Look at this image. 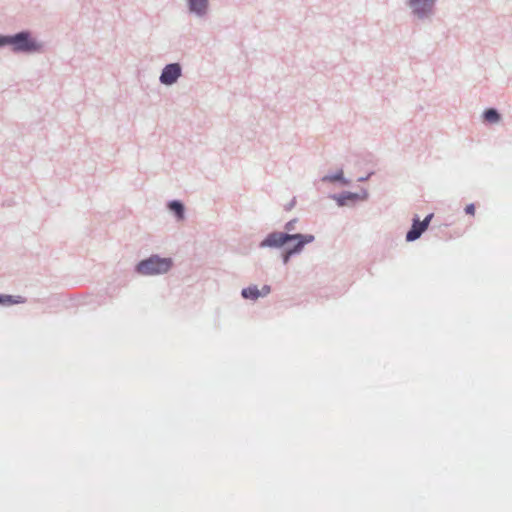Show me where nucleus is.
Instances as JSON below:
<instances>
[{
	"label": "nucleus",
	"instance_id": "obj_12",
	"mask_svg": "<svg viewBox=\"0 0 512 512\" xmlns=\"http://www.w3.org/2000/svg\"><path fill=\"white\" fill-rule=\"evenodd\" d=\"M286 228H287L288 230L292 229V223H291V222L287 223Z\"/></svg>",
	"mask_w": 512,
	"mask_h": 512
},
{
	"label": "nucleus",
	"instance_id": "obj_2",
	"mask_svg": "<svg viewBox=\"0 0 512 512\" xmlns=\"http://www.w3.org/2000/svg\"><path fill=\"white\" fill-rule=\"evenodd\" d=\"M171 266V259L152 256L149 259L141 261L137 265V272L142 275L161 274L166 273L171 268Z\"/></svg>",
	"mask_w": 512,
	"mask_h": 512
},
{
	"label": "nucleus",
	"instance_id": "obj_7",
	"mask_svg": "<svg viewBox=\"0 0 512 512\" xmlns=\"http://www.w3.org/2000/svg\"><path fill=\"white\" fill-rule=\"evenodd\" d=\"M269 292L270 287L267 285L263 286L261 291L257 288V286H250L242 290V296L246 299H257L260 296L269 294Z\"/></svg>",
	"mask_w": 512,
	"mask_h": 512
},
{
	"label": "nucleus",
	"instance_id": "obj_10",
	"mask_svg": "<svg viewBox=\"0 0 512 512\" xmlns=\"http://www.w3.org/2000/svg\"><path fill=\"white\" fill-rule=\"evenodd\" d=\"M484 119L488 122L495 123L499 120V114L495 109H488L484 113Z\"/></svg>",
	"mask_w": 512,
	"mask_h": 512
},
{
	"label": "nucleus",
	"instance_id": "obj_3",
	"mask_svg": "<svg viewBox=\"0 0 512 512\" xmlns=\"http://www.w3.org/2000/svg\"><path fill=\"white\" fill-rule=\"evenodd\" d=\"M11 44L15 51H38L40 45L29 38L28 33H18L15 36H0V46Z\"/></svg>",
	"mask_w": 512,
	"mask_h": 512
},
{
	"label": "nucleus",
	"instance_id": "obj_11",
	"mask_svg": "<svg viewBox=\"0 0 512 512\" xmlns=\"http://www.w3.org/2000/svg\"><path fill=\"white\" fill-rule=\"evenodd\" d=\"M465 212H466L467 214H469V215H472V216H473V215L475 214V206H474V204H469V205H467V206H466V208H465Z\"/></svg>",
	"mask_w": 512,
	"mask_h": 512
},
{
	"label": "nucleus",
	"instance_id": "obj_5",
	"mask_svg": "<svg viewBox=\"0 0 512 512\" xmlns=\"http://www.w3.org/2000/svg\"><path fill=\"white\" fill-rule=\"evenodd\" d=\"M181 75V68L179 64H169L164 69L160 76V81L163 84L171 85L179 78Z\"/></svg>",
	"mask_w": 512,
	"mask_h": 512
},
{
	"label": "nucleus",
	"instance_id": "obj_6",
	"mask_svg": "<svg viewBox=\"0 0 512 512\" xmlns=\"http://www.w3.org/2000/svg\"><path fill=\"white\" fill-rule=\"evenodd\" d=\"M434 0H411L410 6L413 12L422 17L432 11Z\"/></svg>",
	"mask_w": 512,
	"mask_h": 512
},
{
	"label": "nucleus",
	"instance_id": "obj_4",
	"mask_svg": "<svg viewBox=\"0 0 512 512\" xmlns=\"http://www.w3.org/2000/svg\"><path fill=\"white\" fill-rule=\"evenodd\" d=\"M433 217V214H429L426 216V218L423 221H419L418 219H415L411 229L408 231L406 235L407 241H414L418 239L421 234L428 228V225Z\"/></svg>",
	"mask_w": 512,
	"mask_h": 512
},
{
	"label": "nucleus",
	"instance_id": "obj_1",
	"mask_svg": "<svg viewBox=\"0 0 512 512\" xmlns=\"http://www.w3.org/2000/svg\"><path fill=\"white\" fill-rule=\"evenodd\" d=\"M314 240L312 235H301V234H287L283 232H274L269 234L260 244L261 247H282L283 245L297 241L296 245L289 249L284 256V263H287L291 254L299 252L306 243H310Z\"/></svg>",
	"mask_w": 512,
	"mask_h": 512
},
{
	"label": "nucleus",
	"instance_id": "obj_8",
	"mask_svg": "<svg viewBox=\"0 0 512 512\" xmlns=\"http://www.w3.org/2000/svg\"><path fill=\"white\" fill-rule=\"evenodd\" d=\"M191 11L203 14L207 9L208 0H188Z\"/></svg>",
	"mask_w": 512,
	"mask_h": 512
},
{
	"label": "nucleus",
	"instance_id": "obj_9",
	"mask_svg": "<svg viewBox=\"0 0 512 512\" xmlns=\"http://www.w3.org/2000/svg\"><path fill=\"white\" fill-rule=\"evenodd\" d=\"M169 208L177 215L179 220H182L184 218V207L179 201L170 202Z\"/></svg>",
	"mask_w": 512,
	"mask_h": 512
}]
</instances>
